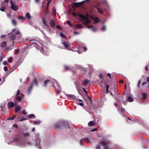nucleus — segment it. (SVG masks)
Listing matches in <instances>:
<instances>
[{
  "instance_id": "obj_58",
  "label": "nucleus",
  "mask_w": 149,
  "mask_h": 149,
  "mask_svg": "<svg viewBox=\"0 0 149 149\" xmlns=\"http://www.w3.org/2000/svg\"><path fill=\"white\" fill-rule=\"evenodd\" d=\"M99 77L101 79H102L103 78V76L102 74H100L99 75Z\"/></svg>"
},
{
  "instance_id": "obj_3",
  "label": "nucleus",
  "mask_w": 149,
  "mask_h": 149,
  "mask_svg": "<svg viewBox=\"0 0 149 149\" xmlns=\"http://www.w3.org/2000/svg\"><path fill=\"white\" fill-rule=\"evenodd\" d=\"M78 16L80 18V21L82 24H84L85 23H88L90 22V20L88 19V15L86 16L85 17L83 16L82 15L79 14Z\"/></svg>"
},
{
  "instance_id": "obj_10",
  "label": "nucleus",
  "mask_w": 149,
  "mask_h": 149,
  "mask_svg": "<svg viewBox=\"0 0 149 149\" xmlns=\"http://www.w3.org/2000/svg\"><path fill=\"white\" fill-rule=\"evenodd\" d=\"M50 80V82L52 84V86L54 88L55 90H56V88L55 86V84H56L57 81L55 79H52L49 80Z\"/></svg>"
},
{
  "instance_id": "obj_16",
  "label": "nucleus",
  "mask_w": 149,
  "mask_h": 149,
  "mask_svg": "<svg viewBox=\"0 0 149 149\" xmlns=\"http://www.w3.org/2000/svg\"><path fill=\"white\" fill-rule=\"evenodd\" d=\"M21 107L20 105H16L15 106V112L17 113L19 112L20 110Z\"/></svg>"
},
{
  "instance_id": "obj_23",
  "label": "nucleus",
  "mask_w": 149,
  "mask_h": 149,
  "mask_svg": "<svg viewBox=\"0 0 149 149\" xmlns=\"http://www.w3.org/2000/svg\"><path fill=\"white\" fill-rule=\"evenodd\" d=\"M40 120H37L34 122V123L35 125H38L40 123Z\"/></svg>"
},
{
  "instance_id": "obj_62",
  "label": "nucleus",
  "mask_w": 149,
  "mask_h": 149,
  "mask_svg": "<svg viewBox=\"0 0 149 149\" xmlns=\"http://www.w3.org/2000/svg\"><path fill=\"white\" fill-rule=\"evenodd\" d=\"M88 97L90 101L91 102V103H92L93 102V101L92 99L89 97H88V96H87Z\"/></svg>"
},
{
  "instance_id": "obj_6",
  "label": "nucleus",
  "mask_w": 149,
  "mask_h": 149,
  "mask_svg": "<svg viewBox=\"0 0 149 149\" xmlns=\"http://www.w3.org/2000/svg\"><path fill=\"white\" fill-rule=\"evenodd\" d=\"M34 83H35V84L37 87L38 86V82L37 81L36 79V78H34L33 81L32 82V83L31 84V85L30 86H29V87L27 91H28V92L29 94L30 93H31V92L32 89V88H33V84Z\"/></svg>"
},
{
  "instance_id": "obj_59",
  "label": "nucleus",
  "mask_w": 149,
  "mask_h": 149,
  "mask_svg": "<svg viewBox=\"0 0 149 149\" xmlns=\"http://www.w3.org/2000/svg\"><path fill=\"white\" fill-rule=\"evenodd\" d=\"M107 75L109 77V78L110 79H111V74H110V73H108L107 74Z\"/></svg>"
},
{
  "instance_id": "obj_4",
  "label": "nucleus",
  "mask_w": 149,
  "mask_h": 149,
  "mask_svg": "<svg viewBox=\"0 0 149 149\" xmlns=\"http://www.w3.org/2000/svg\"><path fill=\"white\" fill-rule=\"evenodd\" d=\"M36 138L35 141L37 147L38 149H42V148L40 144V139H39V135L37 134L35 136Z\"/></svg>"
},
{
  "instance_id": "obj_55",
  "label": "nucleus",
  "mask_w": 149,
  "mask_h": 149,
  "mask_svg": "<svg viewBox=\"0 0 149 149\" xmlns=\"http://www.w3.org/2000/svg\"><path fill=\"white\" fill-rule=\"evenodd\" d=\"M36 30L39 29L40 30V29L39 28L38 26H33Z\"/></svg>"
},
{
  "instance_id": "obj_52",
  "label": "nucleus",
  "mask_w": 149,
  "mask_h": 149,
  "mask_svg": "<svg viewBox=\"0 0 149 149\" xmlns=\"http://www.w3.org/2000/svg\"><path fill=\"white\" fill-rule=\"evenodd\" d=\"M88 66L91 69H93V66L90 64H88Z\"/></svg>"
},
{
  "instance_id": "obj_1",
  "label": "nucleus",
  "mask_w": 149,
  "mask_h": 149,
  "mask_svg": "<svg viewBox=\"0 0 149 149\" xmlns=\"http://www.w3.org/2000/svg\"><path fill=\"white\" fill-rule=\"evenodd\" d=\"M95 8L97 10L98 12L102 14L103 13V8L105 9H110V5L106 0H101L98 3L97 5L95 6Z\"/></svg>"
},
{
  "instance_id": "obj_50",
  "label": "nucleus",
  "mask_w": 149,
  "mask_h": 149,
  "mask_svg": "<svg viewBox=\"0 0 149 149\" xmlns=\"http://www.w3.org/2000/svg\"><path fill=\"white\" fill-rule=\"evenodd\" d=\"M22 113L24 114V115H26V114H27V112H26L25 111V109H24L23 111H22Z\"/></svg>"
},
{
  "instance_id": "obj_34",
  "label": "nucleus",
  "mask_w": 149,
  "mask_h": 149,
  "mask_svg": "<svg viewBox=\"0 0 149 149\" xmlns=\"http://www.w3.org/2000/svg\"><path fill=\"white\" fill-rule=\"evenodd\" d=\"M84 139L85 140V141L86 142L88 143L90 142V140L88 138L86 137L84 138Z\"/></svg>"
},
{
  "instance_id": "obj_56",
  "label": "nucleus",
  "mask_w": 149,
  "mask_h": 149,
  "mask_svg": "<svg viewBox=\"0 0 149 149\" xmlns=\"http://www.w3.org/2000/svg\"><path fill=\"white\" fill-rule=\"evenodd\" d=\"M19 50L18 49H15V54H17L19 51Z\"/></svg>"
},
{
  "instance_id": "obj_31",
  "label": "nucleus",
  "mask_w": 149,
  "mask_h": 149,
  "mask_svg": "<svg viewBox=\"0 0 149 149\" xmlns=\"http://www.w3.org/2000/svg\"><path fill=\"white\" fill-rule=\"evenodd\" d=\"M13 25L14 26H16L17 25V22L15 21L14 20L12 19L11 21Z\"/></svg>"
},
{
  "instance_id": "obj_53",
  "label": "nucleus",
  "mask_w": 149,
  "mask_h": 149,
  "mask_svg": "<svg viewBox=\"0 0 149 149\" xmlns=\"http://www.w3.org/2000/svg\"><path fill=\"white\" fill-rule=\"evenodd\" d=\"M120 111L122 112V113H123L125 111V109L124 108H122L121 107Z\"/></svg>"
},
{
  "instance_id": "obj_47",
  "label": "nucleus",
  "mask_w": 149,
  "mask_h": 149,
  "mask_svg": "<svg viewBox=\"0 0 149 149\" xmlns=\"http://www.w3.org/2000/svg\"><path fill=\"white\" fill-rule=\"evenodd\" d=\"M82 89L84 91V92H85V93L86 95L88 96V95H87V92L86 90L84 88H82Z\"/></svg>"
},
{
  "instance_id": "obj_64",
  "label": "nucleus",
  "mask_w": 149,
  "mask_h": 149,
  "mask_svg": "<svg viewBox=\"0 0 149 149\" xmlns=\"http://www.w3.org/2000/svg\"><path fill=\"white\" fill-rule=\"evenodd\" d=\"M7 63L6 61H4L3 63V64L4 65H6Z\"/></svg>"
},
{
  "instance_id": "obj_60",
  "label": "nucleus",
  "mask_w": 149,
  "mask_h": 149,
  "mask_svg": "<svg viewBox=\"0 0 149 149\" xmlns=\"http://www.w3.org/2000/svg\"><path fill=\"white\" fill-rule=\"evenodd\" d=\"M82 139H80L79 140V143L80 144L81 146H83V145L82 144Z\"/></svg>"
},
{
  "instance_id": "obj_26",
  "label": "nucleus",
  "mask_w": 149,
  "mask_h": 149,
  "mask_svg": "<svg viewBox=\"0 0 149 149\" xmlns=\"http://www.w3.org/2000/svg\"><path fill=\"white\" fill-rule=\"evenodd\" d=\"M145 70L146 71H149V63L145 66Z\"/></svg>"
},
{
  "instance_id": "obj_21",
  "label": "nucleus",
  "mask_w": 149,
  "mask_h": 149,
  "mask_svg": "<svg viewBox=\"0 0 149 149\" xmlns=\"http://www.w3.org/2000/svg\"><path fill=\"white\" fill-rule=\"evenodd\" d=\"M6 42H3L0 44V46L2 48H5L6 46Z\"/></svg>"
},
{
  "instance_id": "obj_61",
  "label": "nucleus",
  "mask_w": 149,
  "mask_h": 149,
  "mask_svg": "<svg viewBox=\"0 0 149 149\" xmlns=\"http://www.w3.org/2000/svg\"><path fill=\"white\" fill-rule=\"evenodd\" d=\"M97 130V128H95L94 129H93L91 130V131L93 132H94V131Z\"/></svg>"
},
{
  "instance_id": "obj_30",
  "label": "nucleus",
  "mask_w": 149,
  "mask_h": 149,
  "mask_svg": "<svg viewBox=\"0 0 149 149\" xmlns=\"http://www.w3.org/2000/svg\"><path fill=\"white\" fill-rule=\"evenodd\" d=\"M16 115H15L13 116H12V117H11L10 118H7V120H13L16 117Z\"/></svg>"
},
{
  "instance_id": "obj_41",
  "label": "nucleus",
  "mask_w": 149,
  "mask_h": 149,
  "mask_svg": "<svg viewBox=\"0 0 149 149\" xmlns=\"http://www.w3.org/2000/svg\"><path fill=\"white\" fill-rule=\"evenodd\" d=\"M28 117L29 118H32L33 117H35V115L33 114H31L28 115Z\"/></svg>"
},
{
  "instance_id": "obj_28",
  "label": "nucleus",
  "mask_w": 149,
  "mask_h": 149,
  "mask_svg": "<svg viewBox=\"0 0 149 149\" xmlns=\"http://www.w3.org/2000/svg\"><path fill=\"white\" fill-rule=\"evenodd\" d=\"M64 125H65L66 127H68L69 128V124L68 122L67 121H64Z\"/></svg>"
},
{
  "instance_id": "obj_18",
  "label": "nucleus",
  "mask_w": 149,
  "mask_h": 149,
  "mask_svg": "<svg viewBox=\"0 0 149 149\" xmlns=\"http://www.w3.org/2000/svg\"><path fill=\"white\" fill-rule=\"evenodd\" d=\"M16 97V100H17L18 102H20L22 99L23 97L21 96H15Z\"/></svg>"
},
{
  "instance_id": "obj_38",
  "label": "nucleus",
  "mask_w": 149,
  "mask_h": 149,
  "mask_svg": "<svg viewBox=\"0 0 149 149\" xmlns=\"http://www.w3.org/2000/svg\"><path fill=\"white\" fill-rule=\"evenodd\" d=\"M101 29L102 31H104L106 30V26L105 25H103L101 28Z\"/></svg>"
},
{
  "instance_id": "obj_54",
  "label": "nucleus",
  "mask_w": 149,
  "mask_h": 149,
  "mask_svg": "<svg viewBox=\"0 0 149 149\" xmlns=\"http://www.w3.org/2000/svg\"><path fill=\"white\" fill-rule=\"evenodd\" d=\"M95 149H101V147L99 145H97Z\"/></svg>"
},
{
  "instance_id": "obj_51",
  "label": "nucleus",
  "mask_w": 149,
  "mask_h": 149,
  "mask_svg": "<svg viewBox=\"0 0 149 149\" xmlns=\"http://www.w3.org/2000/svg\"><path fill=\"white\" fill-rule=\"evenodd\" d=\"M56 87L58 88V89L59 88H60L59 85L57 82H56Z\"/></svg>"
},
{
  "instance_id": "obj_5",
  "label": "nucleus",
  "mask_w": 149,
  "mask_h": 149,
  "mask_svg": "<svg viewBox=\"0 0 149 149\" xmlns=\"http://www.w3.org/2000/svg\"><path fill=\"white\" fill-rule=\"evenodd\" d=\"M100 144L102 145L103 149H109V143L108 141H101Z\"/></svg>"
},
{
  "instance_id": "obj_20",
  "label": "nucleus",
  "mask_w": 149,
  "mask_h": 149,
  "mask_svg": "<svg viewBox=\"0 0 149 149\" xmlns=\"http://www.w3.org/2000/svg\"><path fill=\"white\" fill-rule=\"evenodd\" d=\"M50 24L51 26L52 27H54L55 26V23H54V20L52 19L50 21Z\"/></svg>"
},
{
  "instance_id": "obj_17",
  "label": "nucleus",
  "mask_w": 149,
  "mask_h": 149,
  "mask_svg": "<svg viewBox=\"0 0 149 149\" xmlns=\"http://www.w3.org/2000/svg\"><path fill=\"white\" fill-rule=\"evenodd\" d=\"M88 28L91 29L93 31H97V29L93 27V25L88 26H87Z\"/></svg>"
},
{
  "instance_id": "obj_46",
  "label": "nucleus",
  "mask_w": 149,
  "mask_h": 149,
  "mask_svg": "<svg viewBox=\"0 0 149 149\" xmlns=\"http://www.w3.org/2000/svg\"><path fill=\"white\" fill-rule=\"evenodd\" d=\"M141 80H139L138 81V85H137V87L138 88H139V87L140 85L141 84Z\"/></svg>"
},
{
  "instance_id": "obj_24",
  "label": "nucleus",
  "mask_w": 149,
  "mask_h": 149,
  "mask_svg": "<svg viewBox=\"0 0 149 149\" xmlns=\"http://www.w3.org/2000/svg\"><path fill=\"white\" fill-rule=\"evenodd\" d=\"M94 124V123L93 121H90L88 123V125L89 126L92 127Z\"/></svg>"
},
{
  "instance_id": "obj_9",
  "label": "nucleus",
  "mask_w": 149,
  "mask_h": 149,
  "mask_svg": "<svg viewBox=\"0 0 149 149\" xmlns=\"http://www.w3.org/2000/svg\"><path fill=\"white\" fill-rule=\"evenodd\" d=\"M62 44L64 46L66 49L70 50V44L67 43L66 42H64L62 43Z\"/></svg>"
},
{
  "instance_id": "obj_12",
  "label": "nucleus",
  "mask_w": 149,
  "mask_h": 149,
  "mask_svg": "<svg viewBox=\"0 0 149 149\" xmlns=\"http://www.w3.org/2000/svg\"><path fill=\"white\" fill-rule=\"evenodd\" d=\"M66 96L73 100H75L77 99L76 96L73 95L66 94Z\"/></svg>"
},
{
  "instance_id": "obj_37",
  "label": "nucleus",
  "mask_w": 149,
  "mask_h": 149,
  "mask_svg": "<svg viewBox=\"0 0 149 149\" xmlns=\"http://www.w3.org/2000/svg\"><path fill=\"white\" fill-rule=\"evenodd\" d=\"M5 9H6V8L3 7H1L0 8V10L1 11H3V12L5 11Z\"/></svg>"
},
{
  "instance_id": "obj_32",
  "label": "nucleus",
  "mask_w": 149,
  "mask_h": 149,
  "mask_svg": "<svg viewBox=\"0 0 149 149\" xmlns=\"http://www.w3.org/2000/svg\"><path fill=\"white\" fill-rule=\"evenodd\" d=\"M77 27L78 29H81L84 27L81 24H78L76 26Z\"/></svg>"
},
{
  "instance_id": "obj_49",
  "label": "nucleus",
  "mask_w": 149,
  "mask_h": 149,
  "mask_svg": "<svg viewBox=\"0 0 149 149\" xmlns=\"http://www.w3.org/2000/svg\"><path fill=\"white\" fill-rule=\"evenodd\" d=\"M42 22H43V23L44 24L46 25V26H47V24L46 23V22H45V19L44 18H43L42 19Z\"/></svg>"
},
{
  "instance_id": "obj_14",
  "label": "nucleus",
  "mask_w": 149,
  "mask_h": 149,
  "mask_svg": "<svg viewBox=\"0 0 149 149\" xmlns=\"http://www.w3.org/2000/svg\"><path fill=\"white\" fill-rule=\"evenodd\" d=\"M34 44L35 45V47L38 49L42 54H44V50L41 47L38 46L37 44H36L35 42H34Z\"/></svg>"
},
{
  "instance_id": "obj_36",
  "label": "nucleus",
  "mask_w": 149,
  "mask_h": 149,
  "mask_svg": "<svg viewBox=\"0 0 149 149\" xmlns=\"http://www.w3.org/2000/svg\"><path fill=\"white\" fill-rule=\"evenodd\" d=\"M18 19L19 20H25L26 18L22 16H19L18 17Z\"/></svg>"
},
{
  "instance_id": "obj_35",
  "label": "nucleus",
  "mask_w": 149,
  "mask_h": 149,
  "mask_svg": "<svg viewBox=\"0 0 149 149\" xmlns=\"http://www.w3.org/2000/svg\"><path fill=\"white\" fill-rule=\"evenodd\" d=\"M30 136V133L29 132H27L26 133L24 134V136L25 137H29Z\"/></svg>"
},
{
  "instance_id": "obj_19",
  "label": "nucleus",
  "mask_w": 149,
  "mask_h": 149,
  "mask_svg": "<svg viewBox=\"0 0 149 149\" xmlns=\"http://www.w3.org/2000/svg\"><path fill=\"white\" fill-rule=\"evenodd\" d=\"M13 33H15L16 34L19 35L20 34V32L19 31L15 29H14L12 30Z\"/></svg>"
},
{
  "instance_id": "obj_2",
  "label": "nucleus",
  "mask_w": 149,
  "mask_h": 149,
  "mask_svg": "<svg viewBox=\"0 0 149 149\" xmlns=\"http://www.w3.org/2000/svg\"><path fill=\"white\" fill-rule=\"evenodd\" d=\"M7 142L9 144L12 143H15L16 146L21 148H23L26 146V144L22 138L17 137L14 138L11 141Z\"/></svg>"
},
{
  "instance_id": "obj_15",
  "label": "nucleus",
  "mask_w": 149,
  "mask_h": 149,
  "mask_svg": "<svg viewBox=\"0 0 149 149\" xmlns=\"http://www.w3.org/2000/svg\"><path fill=\"white\" fill-rule=\"evenodd\" d=\"M90 82V81L87 79H85L82 82V83L84 86H86Z\"/></svg>"
},
{
  "instance_id": "obj_8",
  "label": "nucleus",
  "mask_w": 149,
  "mask_h": 149,
  "mask_svg": "<svg viewBox=\"0 0 149 149\" xmlns=\"http://www.w3.org/2000/svg\"><path fill=\"white\" fill-rule=\"evenodd\" d=\"M17 105V102L15 101L14 102L12 101H10L8 102L7 104L8 108H12L15 107V106Z\"/></svg>"
},
{
  "instance_id": "obj_43",
  "label": "nucleus",
  "mask_w": 149,
  "mask_h": 149,
  "mask_svg": "<svg viewBox=\"0 0 149 149\" xmlns=\"http://www.w3.org/2000/svg\"><path fill=\"white\" fill-rule=\"evenodd\" d=\"M27 118H22L20 119V120H19V121H20V122H21V121H22L24 120H27Z\"/></svg>"
},
{
  "instance_id": "obj_40",
  "label": "nucleus",
  "mask_w": 149,
  "mask_h": 149,
  "mask_svg": "<svg viewBox=\"0 0 149 149\" xmlns=\"http://www.w3.org/2000/svg\"><path fill=\"white\" fill-rule=\"evenodd\" d=\"M67 23L69 25H70V26H72V25L71 24V22L69 21H68L67 22Z\"/></svg>"
},
{
  "instance_id": "obj_33",
  "label": "nucleus",
  "mask_w": 149,
  "mask_h": 149,
  "mask_svg": "<svg viewBox=\"0 0 149 149\" xmlns=\"http://www.w3.org/2000/svg\"><path fill=\"white\" fill-rule=\"evenodd\" d=\"M27 144L29 146H31L32 145V143L30 141H28L27 143Z\"/></svg>"
},
{
  "instance_id": "obj_48",
  "label": "nucleus",
  "mask_w": 149,
  "mask_h": 149,
  "mask_svg": "<svg viewBox=\"0 0 149 149\" xmlns=\"http://www.w3.org/2000/svg\"><path fill=\"white\" fill-rule=\"evenodd\" d=\"M3 69L5 71H7L8 70V68L7 66H4Z\"/></svg>"
},
{
  "instance_id": "obj_57",
  "label": "nucleus",
  "mask_w": 149,
  "mask_h": 149,
  "mask_svg": "<svg viewBox=\"0 0 149 149\" xmlns=\"http://www.w3.org/2000/svg\"><path fill=\"white\" fill-rule=\"evenodd\" d=\"M12 59V57H10V59H9L8 60V62H9V63H11V60Z\"/></svg>"
},
{
  "instance_id": "obj_29",
  "label": "nucleus",
  "mask_w": 149,
  "mask_h": 149,
  "mask_svg": "<svg viewBox=\"0 0 149 149\" xmlns=\"http://www.w3.org/2000/svg\"><path fill=\"white\" fill-rule=\"evenodd\" d=\"M53 14L54 15V16L55 17H56V9L54 7V8H53Z\"/></svg>"
},
{
  "instance_id": "obj_7",
  "label": "nucleus",
  "mask_w": 149,
  "mask_h": 149,
  "mask_svg": "<svg viewBox=\"0 0 149 149\" xmlns=\"http://www.w3.org/2000/svg\"><path fill=\"white\" fill-rule=\"evenodd\" d=\"M11 8L15 11H17L19 9L18 5L15 4V3L12 0H11Z\"/></svg>"
},
{
  "instance_id": "obj_22",
  "label": "nucleus",
  "mask_w": 149,
  "mask_h": 149,
  "mask_svg": "<svg viewBox=\"0 0 149 149\" xmlns=\"http://www.w3.org/2000/svg\"><path fill=\"white\" fill-rule=\"evenodd\" d=\"M25 16L26 17L29 19H30L31 18V16L29 13H28L26 14Z\"/></svg>"
},
{
  "instance_id": "obj_13",
  "label": "nucleus",
  "mask_w": 149,
  "mask_h": 149,
  "mask_svg": "<svg viewBox=\"0 0 149 149\" xmlns=\"http://www.w3.org/2000/svg\"><path fill=\"white\" fill-rule=\"evenodd\" d=\"M133 95H132L130 94H128L127 95V101L129 102H132L133 101V99L132 98Z\"/></svg>"
},
{
  "instance_id": "obj_45",
  "label": "nucleus",
  "mask_w": 149,
  "mask_h": 149,
  "mask_svg": "<svg viewBox=\"0 0 149 149\" xmlns=\"http://www.w3.org/2000/svg\"><path fill=\"white\" fill-rule=\"evenodd\" d=\"M20 93V91L19 90H17L16 93V94L15 96H18V95H19Z\"/></svg>"
},
{
  "instance_id": "obj_11",
  "label": "nucleus",
  "mask_w": 149,
  "mask_h": 149,
  "mask_svg": "<svg viewBox=\"0 0 149 149\" xmlns=\"http://www.w3.org/2000/svg\"><path fill=\"white\" fill-rule=\"evenodd\" d=\"M10 34L11 36L9 38V39L10 41H13L15 40L16 38V36L13 33H10L8 34V35Z\"/></svg>"
},
{
  "instance_id": "obj_25",
  "label": "nucleus",
  "mask_w": 149,
  "mask_h": 149,
  "mask_svg": "<svg viewBox=\"0 0 149 149\" xmlns=\"http://www.w3.org/2000/svg\"><path fill=\"white\" fill-rule=\"evenodd\" d=\"M142 98L143 100H145L146 97V94L145 93H143L142 95Z\"/></svg>"
},
{
  "instance_id": "obj_42",
  "label": "nucleus",
  "mask_w": 149,
  "mask_h": 149,
  "mask_svg": "<svg viewBox=\"0 0 149 149\" xmlns=\"http://www.w3.org/2000/svg\"><path fill=\"white\" fill-rule=\"evenodd\" d=\"M64 67L65 68L68 70H70V68H69V67L68 66H64Z\"/></svg>"
},
{
  "instance_id": "obj_44",
  "label": "nucleus",
  "mask_w": 149,
  "mask_h": 149,
  "mask_svg": "<svg viewBox=\"0 0 149 149\" xmlns=\"http://www.w3.org/2000/svg\"><path fill=\"white\" fill-rule=\"evenodd\" d=\"M60 36L62 38H64L65 36V35L63 33H62V32H61L60 33Z\"/></svg>"
},
{
  "instance_id": "obj_39",
  "label": "nucleus",
  "mask_w": 149,
  "mask_h": 149,
  "mask_svg": "<svg viewBox=\"0 0 149 149\" xmlns=\"http://www.w3.org/2000/svg\"><path fill=\"white\" fill-rule=\"evenodd\" d=\"M94 20L96 22H99V19L97 17H95Z\"/></svg>"
},
{
  "instance_id": "obj_63",
  "label": "nucleus",
  "mask_w": 149,
  "mask_h": 149,
  "mask_svg": "<svg viewBox=\"0 0 149 149\" xmlns=\"http://www.w3.org/2000/svg\"><path fill=\"white\" fill-rule=\"evenodd\" d=\"M87 50V49L86 47H84L83 48V51L84 52H86Z\"/></svg>"
},
{
  "instance_id": "obj_27",
  "label": "nucleus",
  "mask_w": 149,
  "mask_h": 149,
  "mask_svg": "<svg viewBox=\"0 0 149 149\" xmlns=\"http://www.w3.org/2000/svg\"><path fill=\"white\" fill-rule=\"evenodd\" d=\"M50 83V80L49 79H47L45 80L44 82V86L46 87V85L49 83Z\"/></svg>"
}]
</instances>
